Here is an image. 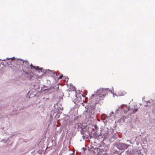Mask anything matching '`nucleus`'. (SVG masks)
Here are the masks:
<instances>
[{
	"mask_svg": "<svg viewBox=\"0 0 155 155\" xmlns=\"http://www.w3.org/2000/svg\"><path fill=\"white\" fill-rule=\"evenodd\" d=\"M122 146H126V145L125 144H122Z\"/></svg>",
	"mask_w": 155,
	"mask_h": 155,
	"instance_id": "9",
	"label": "nucleus"
},
{
	"mask_svg": "<svg viewBox=\"0 0 155 155\" xmlns=\"http://www.w3.org/2000/svg\"><path fill=\"white\" fill-rule=\"evenodd\" d=\"M85 108H87V110L86 111L87 112L91 113L92 114L94 113L95 108L93 106L90 105L88 106H86Z\"/></svg>",
	"mask_w": 155,
	"mask_h": 155,
	"instance_id": "2",
	"label": "nucleus"
},
{
	"mask_svg": "<svg viewBox=\"0 0 155 155\" xmlns=\"http://www.w3.org/2000/svg\"><path fill=\"white\" fill-rule=\"evenodd\" d=\"M20 60H21L22 62V63H24V61L23 60L20 59Z\"/></svg>",
	"mask_w": 155,
	"mask_h": 155,
	"instance_id": "10",
	"label": "nucleus"
},
{
	"mask_svg": "<svg viewBox=\"0 0 155 155\" xmlns=\"http://www.w3.org/2000/svg\"><path fill=\"white\" fill-rule=\"evenodd\" d=\"M114 114V113L113 112H111L109 115V117H111L113 116Z\"/></svg>",
	"mask_w": 155,
	"mask_h": 155,
	"instance_id": "6",
	"label": "nucleus"
},
{
	"mask_svg": "<svg viewBox=\"0 0 155 155\" xmlns=\"http://www.w3.org/2000/svg\"><path fill=\"white\" fill-rule=\"evenodd\" d=\"M49 71L50 72V73L52 72V71Z\"/></svg>",
	"mask_w": 155,
	"mask_h": 155,
	"instance_id": "13",
	"label": "nucleus"
},
{
	"mask_svg": "<svg viewBox=\"0 0 155 155\" xmlns=\"http://www.w3.org/2000/svg\"><path fill=\"white\" fill-rule=\"evenodd\" d=\"M127 110L126 111H124V113H127Z\"/></svg>",
	"mask_w": 155,
	"mask_h": 155,
	"instance_id": "11",
	"label": "nucleus"
},
{
	"mask_svg": "<svg viewBox=\"0 0 155 155\" xmlns=\"http://www.w3.org/2000/svg\"><path fill=\"white\" fill-rule=\"evenodd\" d=\"M68 79V78L67 77H66L65 78V79Z\"/></svg>",
	"mask_w": 155,
	"mask_h": 155,
	"instance_id": "12",
	"label": "nucleus"
},
{
	"mask_svg": "<svg viewBox=\"0 0 155 155\" xmlns=\"http://www.w3.org/2000/svg\"><path fill=\"white\" fill-rule=\"evenodd\" d=\"M147 104H146V105H145V107L150 106H150H151V105H150V104H148V103H149V104L150 103H151L150 102V101H147Z\"/></svg>",
	"mask_w": 155,
	"mask_h": 155,
	"instance_id": "4",
	"label": "nucleus"
},
{
	"mask_svg": "<svg viewBox=\"0 0 155 155\" xmlns=\"http://www.w3.org/2000/svg\"><path fill=\"white\" fill-rule=\"evenodd\" d=\"M138 109L137 108H136L134 109L133 110V112L132 113H135V112L138 111Z\"/></svg>",
	"mask_w": 155,
	"mask_h": 155,
	"instance_id": "5",
	"label": "nucleus"
},
{
	"mask_svg": "<svg viewBox=\"0 0 155 155\" xmlns=\"http://www.w3.org/2000/svg\"><path fill=\"white\" fill-rule=\"evenodd\" d=\"M30 67H31V68L32 69H35V70H39V68L38 66H35L33 65L32 64H31Z\"/></svg>",
	"mask_w": 155,
	"mask_h": 155,
	"instance_id": "3",
	"label": "nucleus"
},
{
	"mask_svg": "<svg viewBox=\"0 0 155 155\" xmlns=\"http://www.w3.org/2000/svg\"><path fill=\"white\" fill-rule=\"evenodd\" d=\"M107 92L105 90L100 89L97 91L95 93L92 95L90 99L92 100L95 104H99L100 101L104 99Z\"/></svg>",
	"mask_w": 155,
	"mask_h": 155,
	"instance_id": "1",
	"label": "nucleus"
},
{
	"mask_svg": "<svg viewBox=\"0 0 155 155\" xmlns=\"http://www.w3.org/2000/svg\"><path fill=\"white\" fill-rule=\"evenodd\" d=\"M63 77V75H61L59 78V79H61Z\"/></svg>",
	"mask_w": 155,
	"mask_h": 155,
	"instance_id": "8",
	"label": "nucleus"
},
{
	"mask_svg": "<svg viewBox=\"0 0 155 155\" xmlns=\"http://www.w3.org/2000/svg\"><path fill=\"white\" fill-rule=\"evenodd\" d=\"M8 60H9V59H11L12 60H14V57H13L12 58H7Z\"/></svg>",
	"mask_w": 155,
	"mask_h": 155,
	"instance_id": "7",
	"label": "nucleus"
},
{
	"mask_svg": "<svg viewBox=\"0 0 155 155\" xmlns=\"http://www.w3.org/2000/svg\"><path fill=\"white\" fill-rule=\"evenodd\" d=\"M54 72H55V71H54V72H53V73H54Z\"/></svg>",
	"mask_w": 155,
	"mask_h": 155,
	"instance_id": "14",
	"label": "nucleus"
}]
</instances>
